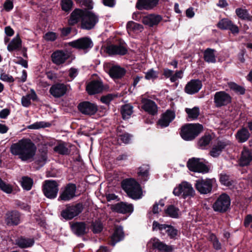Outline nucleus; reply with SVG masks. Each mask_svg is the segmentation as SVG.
I'll return each instance as SVG.
<instances>
[{"label":"nucleus","instance_id":"nucleus-60","mask_svg":"<svg viewBox=\"0 0 252 252\" xmlns=\"http://www.w3.org/2000/svg\"><path fill=\"white\" fill-rule=\"evenodd\" d=\"M13 62L16 64H20L26 68H27L28 67L27 61L24 60L22 57H17V59L14 60Z\"/></svg>","mask_w":252,"mask_h":252},{"label":"nucleus","instance_id":"nucleus-8","mask_svg":"<svg viewBox=\"0 0 252 252\" xmlns=\"http://www.w3.org/2000/svg\"><path fill=\"white\" fill-rule=\"evenodd\" d=\"M187 166L190 171L205 174L209 172V168L203 161V159L192 158L189 159Z\"/></svg>","mask_w":252,"mask_h":252},{"label":"nucleus","instance_id":"nucleus-9","mask_svg":"<svg viewBox=\"0 0 252 252\" xmlns=\"http://www.w3.org/2000/svg\"><path fill=\"white\" fill-rule=\"evenodd\" d=\"M176 196L182 195L184 198L187 196H192L194 190L190 184L187 182H183L176 187L173 192Z\"/></svg>","mask_w":252,"mask_h":252},{"label":"nucleus","instance_id":"nucleus-25","mask_svg":"<svg viewBox=\"0 0 252 252\" xmlns=\"http://www.w3.org/2000/svg\"><path fill=\"white\" fill-rule=\"evenodd\" d=\"M158 2V0H138L136 7L139 10H148L155 7Z\"/></svg>","mask_w":252,"mask_h":252},{"label":"nucleus","instance_id":"nucleus-20","mask_svg":"<svg viewBox=\"0 0 252 252\" xmlns=\"http://www.w3.org/2000/svg\"><path fill=\"white\" fill-rule=\"evenodd\" d=\"M5 221L8 225H18L20 222V213L17 211H12L7 213Z\"/></svg>","mask_w":252,"mask_h":252},{"label":"nucleus","instance_id":"nucleus-42","mask_svg":"<svg viewBox=\"0 0 252 252\" xmlns=\"http://www.w3.org/2000/svg\"><path fill=\"white\" fill-rule=\"evenodd\" d=\"M51 124L49 122L44 121L36 122L28 126V128L32 129H38L40 128L49 127Z\"/></svg>","mask_w":252,"mask_h":252},{"label":"nucleus","instance_id":"nucleus-33","mask_svg":"<svg viewBox=\"0 0 252 252\" xmlns=\"http://www.w3.org/2000/svg\"><path fill=\"white\" fill-rule=\"evenodd\" d=\"M126 73L124 68L118 66H113L109 70V74L111 77L114 78H119L122 77Z\"/></svg>","mask_w":252,"mask_h":252},{"label":"nucleus","instance_id":"nucleus-63","mask_svg":"<svg viewBox=\"0 0 252 252\" xmlns=\"http://www.w3.org/2000/svg\"><path fill=\"white\" fill-rule=\"evenodd\" d=\"M27 77V73L25 70L22 71V74L21 77H16L15 80L18 83H24L26 82Z\"/></svg>","mask_w":252,"mask_h":252},{"label":"nucleus","instance_id":"nucleus-18","mask_svg":"<svg viewBox=\"0 0 252 252\" xmlns=\"http://www.w3.org/2000/svg\"><path fill=\"white\" fill-rule=\"evenodd\" d=\"M82 210L83 206L80 204H78L75 206H69L64 211V218L71 219L79 215Z\"/></svg>","mask_w":252,"mask_h":252},{"label":"nucleus","instance_id":"nucleus-16","mask_svg":"<svg viewBox=\"0 0 252 252\" xmlns=\"http://www.w3.org/2000/svg\"><path fill=\"white\" fill-rule=\"evenodd\" d=\"M217 26L221 30H229L233 34H237L239 32L238 27L227 18L220 20L218 23Z\"/></svg>","mask_w":252,"mask_h":252},{"label":"nucleus","instance_id":"nucleus-21","mask_svg":"<svg viewBox=\"0 0 252 252\" xmlns=\"http://www.w3.org/2000/svg\"><path fill=\"white\" fill-rule=\"evenodd\" d=\"M252 161V153L246 147H244L239 159L241 166H247Z\"/></svg>","mask_w":252,"mask_h":252},{"label":"nucleus","instance_id":"nucleus-11","mask_svg":"<svg viewBox=\"0 0 252 252\" xmlns=\"http://www.w3.org/2000/svg\"><path fill=\"white\" fill-rule=\"evenodd\" d=\"M107 89L100 80H93L89 82L86 86V91L90 95L98 94Z\"/></svg>","mask_w":252,"mask_h":252},{"label":"nucleus","instance_id":"nucleus-48","mask_svg":"<svg viewBox=\"0 0 252 252\" xmlns=\"http://www.w3.org/2000/svg\"><path fill=\"white\" fill-rule=\"evenodd\" d=\"M211 140L210 135H206L201 137L198 141V146L201 149H204L207 146Z\"/></svg>","mask_w":252,"mask_h":252},{"label":"nucleus","instance_id":"nucleus-2","mask_svg":"<svg viewBox=\"0 0 252 252\" xmlns=\"http://www.w3.org/2000/svg\"><path fill=\"white\" fill-rule=\"evenodd\" d=\"M122 186L128 196L131 198L138 199L141 198L142 189L140 185L135 180L132 179L125 180L122 183Z\"/></svg>","mask_w":252,"mask_h":252},{"label":"nucleus","instance_id":"nucleus-22","mask_svg":"<svg viewBox=\"0 0 252 252\" xmlns=\"http://www.w3.org/2000/svg\"><path fill=\"white\" fill-rule=\"evenodd\" d=\"M114 211L122 214L132 213L133 207L131 204H128L124 202L118 203L112 207Z\"/></svg>","mask_w":252,"mask_h":252},{"label":"nucleus","instance_id":"nucleus-39","mask_svg":"<svg viewBox=\"0 0 252 252\" xmlns=\"http://www.w3.org/2000/svg\"><path fill=\"white\" fill-rule=\"evenodd\" d=\"M72 231L78 235H83L85 232L86 226L83 222H77L71 226Z\"/></svg>","mask_w":252,"mask_h":252},{"label":"nucleus","instance_id":"nucleus-41","mask_svg":"<svg viewBox=\"0 0 252 252\" xmlns=\"http://www.w3.org/2000/svg\"><path fill=\"white\" fill-rule=\"evenodd\" d=\"M215 50L210 48L207 49L204 53V58L208 63H215L216 57L214 54Z\"/></svg>","mask_w":252,"mask_h":252},{"label":"nucleus","instance_id":"nucleus-35","mask_svg":"<svg viewBox=\"0 0 252 252\" xmlns=\"http://www.w3.org/2000/svg\"><path fill=\"white\" fill-rule=\"evenodd\" d=\"M250 135L248 130L246 128H242L237 132L236 138L239 142L244 143L248 140Z\"/></svg>","mask_w":252,"mask_h":252},{"label":"nucleus","instance_id":"nucleus-62","mask_svg":"<svg viewBox=\"0 0 252 252\" xmlns=\"http://www.w3.org/2000/svg\"><path fill=\"white\" fill-rule=\"evenodd\" d=\"M22 105L25 107H28L31 104L29 97L26 94L23 96L21 99Z\"/></svg>","mask_w":252,"mask_h":252},{"label":"nucleus","instance_id":"nucleus-64","mask_svg":"<svg viewBox=\"0 0 252 252\" xmlns=\"http://www.w3.org/2000/svg\"><path fill=\"white\" fill-rule=\"evenodd\" d=\"M4 8L7 11H9L13 8V4L12 0H6L4 3Z\"/></svg>","mask_w":252,"mask_h":252},{"label":"nucleus","instance_id":"nucleus-51","mask_svg":"<svg viewBox=\"0 0 252 252\" xmlns=\"http://www.w3.org/2000/svg\"><path fill=\"white\" fill-rule=\"evenodd\" d=\"M209 239L210 241L212 242L214 249L217 250H219L221 249V244L214 234H210L209 236Z\"/></svg>","mask_w":252,"mask_h":252},{"label":"nucleus","instance_id":"nucleus-38","mask_svg":"<svg viewBox=\"0 0 252 252\" xmlns=\"http://www.w3.org/2000/svg\"><path fill=\"white\" fill-rule=\"evenodd\" d=\"M47 149L44 148L39 156L35 158V163L40 167L43 166L46 162L47 159Z\"/></svg>","mask_w":252,"mask_h":252},{"label":"nucleus","instance_id":"nucleus-59","mask_svg":"<svg viewBox=\"0 0 252 252\" xmlns=\"http://www.w3.org/2000/svg\"><path fill=\"white\" fill-rule=\"evenodd\" d=\"M116 96L113 94H108L101 97V101L105 104H109Z\"/></svg>","mask_w":252,"mask_h":252},{"label":"nucleus","instance_id":"nucleus-5","mask_svg":"<svg viewBox=\"0 0 252 252\" xmlns=\"http://www.w3.org/2000/svg\"><path fill=\"white\" fill-rule=\"evenodd\" d=\"M98 16L96 14L90 10H84L81 27L85 30L92 29L98 22Z\"/></svg>","mask_w":252,"mask_h":252},{"label":"nucleus","instance_id":"nucleus-40","mask_svg":"<svg viewBox=\"0 0 252 252\" xmlns=\"http://www.w3.org/2000/svg\"><path fill=\"white\" fill-rule=\"evenodd\" d=\"M133 113V107L130 104H126L121 108V114L124 119H129Z\"/></svg>","mask_w":252,"mask_h":252},{"label":"nucleus","instance_id":"nucleus-13","mask_svg":"<svg viewBox=\"0 0 252 252\" xmlns=\"http://www.w3.org/2000/svg\"><path fill=\"white\" fill-rule=\"evenodd\" d=\"M142 108L147 113L155 115L158 113V107L153 100L145 98L141 99Z\"/></svg>","mask_w":252,"mask_h":252},{"label":"nucleus","instance_id":"nucleus-56","mask_svg":"<svg viewBox=\"0 0 252 252\" xmlns=\"http://www.w3.org/2000/svg\"><path fill=\"white\" fill-rule=\"evenodd\" d=\"M167 234V235L171 238H173L176 236L177 231L173 226L168 225L165 231H164V234Z\"/></svg>","mask_w":252,"mask_h":252},{"label":"nucleus","instance_id":"nucleus-58","mask_svg":"<svg viewBox=\"0 0 252 252\" xmlns=\"http://www.w3.org/2000/svg\"><path fill=\"white\" fill-rule=\"evenodd\" d=\"M57 37V35L56 33L54 32H48L44 36V38L45 40L47 41H54Z\"/></svg>","mask_w":252,"mask_h":252},{"label":"nucleus","instance_id":"nucleus-17","mask_svg":"<svg viewBox=\"0 0 252 252\" xmlns=\"http://www.w3.org/2000/svg\"><path fill=\"white\" fill-rule=\"evenodd\" d=\"M106 52L110 55H124L126 53L127 49L124 44H112L106 48Z\"/></svg>","mask_w":252,"mask_h":252},{"label":"nucleus","instance_id":"nucleus-29","mask_svg":"<svg viewBox=\"0 0 252 252\" xmlns=\"http://www.w3.org/2000/svg\"><path fill=\"white\" fill-rule=\"evenodd\" d=\"M22 48V40L18 35L12 39L7 45V49L9 52L19 51Z\"/></svg>","mask_w":252,"mask_h":252},{"label":"nucleus","instance_id":"nucleus-31","mask_svg":"<svg viewBox=\"0 0 252 252\" xmlns=\"http://www.w3.org/2000/svg\"><path fill=\"white\" fill-rule=\"evenodd\" d=\"M34 243V239L32 238H25L21 237L16 241V244L21 248H27L31 247Z\"/></svg>","mask_w":252,"mask_h":252},{"label":"nucleus","instance_id":"nucleus-14","mask_svg":"<svg viewBox=\"0 0 252 252\" xmlns=\"http://www.w3.org/2000/svg\"><path fill=\"white\" fill-rule=\"evenodd\" d=\"M202 87L201 81L198 79H192L189 82L185 87V92L189 94L198 93Z\"/></svg>","mask_w":252,"mask_h":252},{"label":"nucleus","instance_id":"nucleus-53","mask_svg":"<svg viewBox=\"0 0 252 252\" xmlns=\"http://www.w3.org/2000/svg\"><path fill=\"white\" fill-rule=\"evenodd\" d=\"M220 180L221 183L225 186L228 187L231 185V181L229 176L225 174H221Z\"/></svg>","mask_w":252,"mask_h":252},{"label":"nucleus","instance_id":"nucleus-44","mask_svg":"<svg viewBox=\"0 0 252 252\" xmlns=\"http://www.w3.org/2000/svg\"><path fill=\"white\" fill-rule=\"evenodd\" d=\"M165 213L170 217L177 218L179 215V210L173 205H170L165 210Z\"/></svg>","mask_w":252,"mask_h":252},{"label":"nucleus","instance_id":"nucleus-43","mask_svg":"<svg viewBox=\"0 0 252 252\" xmlns=\"http://www.w3.org/2000/svg\"><path fill=\"white\" fill-rule=\"evenodd\" d=\"M21 184L24 189L30 190L32 189L33 181L31 178L24 176L22 178Z\"/></svg>","mask_w":252,"mask_h":252},{"label":"nucleus","instance_id":"nucleus-12","mask_svg":"<svg viewBox=\"0 0 252 252\" xmlns=\"http://www.w3.org/2000/svg\"><path fill=\"white\" fill-rule=\"evenodd\" d=\"M231 101L230 95L224 91L217 92L214 95V102L218 107L226 105Z\"/></svg>","mask_w":252,"mask_h":252},{"label":"nucleus","instance_id":"nucleus-30","mask_svg":"<svg viewBox=\"0 0 252 252\" xmlns=\"http://www.w3.org/2000/svg\"><path fill=\"white\" fill-rule=\"evenodd\" d=\"M124 237V234L123 228L121 226L116 228L114 233L111 236V244L113 246H115L116 243L121 241Z\"/></svg>","mask_w":252,"mask_h":252},{"label":"nucleus","instance_id":"nucleus-37","mask_svg":"<svg viewBox=\"0 0 252 252\" xmlns=\"http://www.w3.org/2000/svg\"><path fill=\"white\" fill-rule=\"evenodd\" d=\"M53 63L57 65L63 63V51L57 50L54 52L51 55Z\"/></svg>","mask_w":252,"mask_h":252},{"label":"nucleus","instance_id":"nucleus-54","mask_svg":"<svg viewBox=\"0 0 252 252\" xmlns=\"http://www.w3.org/2000/svg\"><path fill=\"white\" fill-rule=\"evenodd\" d=\"M236 13L239 18L243 19H248L249 17V13L248 11L244 9H237L236 10Z\"/></svg>","mask_w":252,"mask_h":252},{"label":"nucleus","instance_id":"nucleus-32","mask_svg":"<svg viewBox=\"0 0 252 252\" xmlns=\"http://www.w3.org/2000/svg\"><path fill=\"white\" fill-rule=\"evenodd\" d=\"M126 29L129 34L138 33L143 30L142 25L133 21H129L126 25Z\"/></svg>","mask_w":252,"mask_h":252},{"label":"nucleus","instance_id":"nucleus-24","mask_svg":"<svg viewBox=\"0 0 252 252\" xmlns=\"http://www.w3.org/2000/svg\"><path fill=\"white\" fill-rule=\"evenodd\" d=\"M229 144L230 142L229 141H220L218 142L217 144L213 146L210 151V155L214 158L218 157L222 150Z\"/></svg>","mask_w":252,"mask_h":252},{"label":"nucleus","instance_id":"nucleus-1","mask_svg":"<svg viewBox=\"0 0 252 252\" xmlns=\"http://www.w3.org/2000/svg\"><path fill=\"white\" fill-rule=\"evenodd\" d=\"M37 148L29 138H23L17 142L12 144L10 148L11 153L17 156L23 161L30 160L35 156Z\"/></svg>","mask_w":252,"mask_h":252},{"label":"nucleus","instance_id":"nucleus-34","mask_svg":"<svg viewBox=\"0 0 252 252\" xmlns=\"http://www.w3.org/2000/svg\"><path fill=\"white\" fill-rule=\"evenodd\" d=\"M185 112L188 115L187 119L189 121L196 120L200 114L199 108L196 106L192 108H186L185 109Z\"/></svg>","mask_w":252,"mask_h":252},{"label":"nucleus","instance_id":"nucleus-45","mask_svg":"<svg viewBox=\"0 0 252 252\" xmlns=\"http://www.w3.org/2000/svg\"><path fill=\"white\" fill-rule=\"evenodd\" d=\"M149 167L147 165H143L139 167L138 175L142 179L146 181L149 175Z\"/></svg>","mask_w":252,"mask_h":252},{"label":"nucleus","instance_id":"nucleus-23","mask_svg":"<svg viewBox=\"0 0 252 252\" xmlns=\"http://www.w3.org/2000/svg\"><path fill=\"white\" fill-rule=\"evenodd\" d=\"M162 17L158 15H149L142 18V23L149 27L157 25L161 20Z\"/></svg>","mask_w":252,"mask_h":252},{"label":"nucleus","instance_id":"nucleus-47","mask_svg":"<svg viewBox=\"0 0 252 252\" xmlns=\"http://www.w3.org/2000/svg\"><path fill=\"white\" fill-rule=\"evenodd\" d=\"M228 86L231 90L235 92V93H239L241 94H243L245 93V90L244 88L234 82H228Z\"/></svg>","mask_w":252,"mask_h":252},{"label":"nucleus","instance_id":"nucleus-55","mask_svg":"<svg viewBox=\"0 0 252 252\" xmlns=\"http://www.w3.org/2000/svg\"><path fill=\"white\" fill-rule=\"evenodd\" d=\"M103 229V225L99 221H96L93 223V231L94 233H100Z\"/></svg>","mask_w":252,"mask_h":252},{"label":"nucleus","instance_id":"nucleus-27","mask_svg":"<svg viewBox=\"0 0 252 252\" xmlns=\"http://www.w3.org/2000/svg\"><path fill=\"white\" fill-rule=\"evenodd\" d=\"M148 245L149 246H152L154 248L157 249L160 251L170 252L171 250L169 246L164 244L157 238L151 239Z\"/></svg>","mask_w":252,"mask_h":252},{"label":"nucleus","instance_id":"nucleus-46","mask_svg":"<svg viewBox=\"0 0 252 252\" xmlns=\"http://www.w3.org/2000/svg\"><path fill=\"white\" fill-rule=\"evenodd\" d=\"M168 225L165 224H160L157 221H154L152 225V230L153 231H159L160 233L164 234V231Z\"/></svg>","mask_w":252,"mask_h":252},{"label":"nucleus","instance_id":"nucleus-50","mask_svg":"<svg viewBox=\"0 0 252 252\" xmlns=\"http://www.w3.org/2000/svg\"><path fill=\"white\" fill-rule=\"evenodd\" d=\"M80 5L84 9L89 10L93 8V3L92 0H81L79 2Z\"/></svg>","mask_w":252,"mask_h":252},{"label":"nucleus","instance_id":"nucleus-26","mask_svg":"<svg viewBox=\"0 0 252 252\" xmlns=\"http://www.w3.org/2000/svg\"><path fill=\"white\" fill-rule=\"evenodd\" d=\"M83 9H75L71 14L68 23L70 25L77 24L80 20L82 21V17L84 15Z\"/></svg>","mask_w":252,"mask_h":252},{"label":"nucleus","instance_id":"nucleus-61","mask_svg":"<svg viewBox=\"0 0 252 252\" xmlns=\"http://www.w3.org/2000/svg\"><path fill=\"white\" fill-rule=\"evenodd\" d=\"M0 79L3 81L8 83H12L15 81V79H14L11 75H9L5 73L1 74Z\"/></svg>","mask_w":252,"mask_h":252},{"label":"nucleus","instance_id":"nucleus-57","mask_svg":"<svg viewBox=\"0 0 252 252\" xmlns=\"http://www.w3.org/2000/svg\"><path fill=\"white\" fill-rule=\"evenodd\" d=\"M164 200H160L158 203H156L153 206V212L154 214H158L161 210V208L164 206Z\"/></svg>","mask_w":252,"mask_h":252},{"label":"nucleus","instance_id":"nucleus-36","mask_svg":"<svg viewBox=\"0 0 252 252\" xmlns=\"http://www.w3.org/2000/svg\"><path fill=\"white\" fill-rule=\"evenodd\" d=\"M50 94L55 97H60L63 95V84H56L50 89Z\"/></svg>","mask_w":252,"mask_h":252},{"label":"nucleus","instance_id":"nucleus-49","mask_svg":"<svg viewBox=\"0 0 252 252\" xmlns=\"http://www.w3.org/2000/svg\"><path fill=\"white\" fill-rule=\"evenodd\" d=\"M158 72L152 68L145 72V78L146 80H154L158 78Z\"/></svg>","mask_w":252,"mask_h":252},{"label":"nucleus","instance_id":"nucleus-3","mask_svg":"<svg viewBox=\"0 0 252 252\" xmlns=\"http://www.w3.org/2000/svg\"><path fill=\"white\" fill-rule=\"evenodd\" d=\"M203 130V126L199 124H189L183 126L181 130L182 138L186 141L194 139Z\"/></svg>","mask_w":252,"mask_h":252},{"label":"nucleus","instance_id":"nucleus-15","mask_svg":"<svg viewBox=\"0 0 252 252\" xmlns=\"http://www.w3.org/2000/svg\"><path fill=\"white\" fill-rule=\"evenodd\" d=\"M79 110L85 115H92L94 114L97 111V105L89 101H85L79 104Z\"/></svg>","mask_w":252,"mask_h":252},{"label":"nucleus","instance_id":"nucleus-6","mask_svg":"<svg viewBox=\"0 0 252 252\" xmlns=\"http://www.w3.org/2000/svg\"><path fill=\"white\" fill-rule=\"evenodd\" d=\"M230 203V197L226 193H222L218 197L212 207L215 212L224 213L229 209Z\"/></svg>","mask_w":252,"mask_h":252},{"label":"nucleus","instance_id":"nucleus-10","mask_svg":"<svg viewBox=\"0 0 252 252\" xmlns=\"http://www.w3.org/2000/svg\"><path fill=\"white\" fill-rule=\"evenodd\" d=\"M68 46L85 50L91 48L93 46V43L90 38L85 37L64 43V48Z\"/></svg>","mask_w":252,"mask_h":252},{"label":"nucleus","instance_id":"nucleus-28","mask_svg":"<svg viewBox=\"0 0 252 252\" xmlns=\"http://www.w3.org/2000/svg\"><path fill=\"white\" fill-rule=\"evenodd\" d=\"M76 187L75 184H69L64 189V201L69 200L75 196Z\"/></svg>","mask_w":252,"mask_h":252},{"label":"nucleus","instance_id":"nucleus-52","mask_svg":"<svg viewBox=\"0 0 252 252\" xmlns=\"http://www.w3.org/2000/svg\"><path fill=\"white\" fill-rule=\"evenodd\" d=\"M0 189L7 193H10L12 191V187L4 182L0 178Z\"/></svg>","mask_w":252,"mask_h":252},{"label":"nucleus","instance_id":"nucleus-19","mask_svg":"<svg viewBox=\"0 0 252 252\" xmlns=\"http://www.w3.org/2000/svg\"><path fill=\"white\" fill-rule=\"evenodd\" d=\"M175 113L171 110H167L158 121V125L161 127H167L169 124L174 119Z\"/></svg>","mask_w":252,"mask_h":252},{"label":"nucleus","instance_id":"nucleus-4","mask_svg":"<svg viewBox=\"0 0 252 252\" xmlns=\"http://www.w3.org/2000/svg\"><path fill=\"white\" fill-rule=\"evenodd\" d=\"M58 183L54 180H47L44 181L42 185V191L44 195L48 198H55L59 191Z\"/></svg>","mask_w":252,"mask_h":252},{"label":"nucleus","instance_id":"nucleus-7","mask_svg":"<svg viewBox=\"0 0 252 252\" xmlns=\"http://www.w3.org/2000/svg\"><path fill=\"white\" fill-rule=\"evenodd\" d=\"M215 184L216 180L214 179H201L196 181L195 187L200 193L206 194L212 191L213 187Z\"/></svg>","mask_w":252,"mask_h":252}]
</instances>
